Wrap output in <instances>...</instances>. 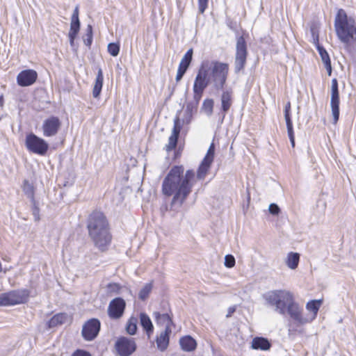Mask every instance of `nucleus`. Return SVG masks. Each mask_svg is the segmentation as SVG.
Returning <instances> with one entry per match:
<instances>
[{
  "label": "nucleus",
  "instance_id": "obj_9",
  "mask_svg": "<svg viewBox=\"0 0 356 356\" xmlns=\"http://www.w3.org/2000/svg\"><path fill=\"white\" fill-rule=\"evenodd\" d=\"M25 145L29 152L41 156L45 155L49 149L48 143L33 133L26 136Z\"/></svg>",
  "mask_w": 356,
  "mask_h": 356
},
{
  "label": "nucleus",
  "instance_id": "obj_13",
  "mask_svg": "<svg viewBox=\"0 0 356 356\" xmlns=\"http://www.w3.org/2000/svg\"><path fill=\"white\" fill-rule=\"evenodd\" d=\"M61 127V122L58 117L51 116L45 119L42 125L43 136L45 137L55 136Z\"/></svg>",
  "mask_w": 356,
  "mask_h": 356
},
{
  "label": "nucleus",
  "instance_id": "obj_4",
  "mask_svg": "<svg viewBox=\"0 0 356 356\" xmlns=\"http://www.w3.org/2000/svg\"><path fill=\"white\" fill-rule=\"evenodd\" d=\"M334 29L339 39L348 51L356 53V26L343 9L339 10L334 19Z\"/></svg>",
  "mask_w": 356,
  "mask_h": 356
},
{
  "label": "nucleus",
  "instance_id": "obj_46",
  "mask_svg": "<svg viewBox=\"0 0 356 356\" xmlns=\"http://www.w3.org/2000/svg\"><path fill=\"white\" fill-rule=\"evenodd\" d=\"M71 19H74L75 21L79 20V6H76L74 10V12L72 13Z\"/></svg>",
  "mask_w": 356,
  "mask_h": 356
},
{
  "label": "nucleus",
  "instance_id": "obj_17",
  "mask_svg": "<svg viewBox=\"0 0 356 356\" xmlns=\"http://www.w3.org/2000/svg\"><path fill=\"white\" fill-rule=\"evenodd\" d=\"M171 332L170 327L165 328V330L163 331L159 337H157L156 345L157 348L161 351H164L167 349L169 344V337Z\"/></svg>",
  "mask_w": 356,
  "mask_h": 356
},
{
  "label": "nucleus",
  "instance_id": "obj_7",
  "mask_svg": "<svg viewBox=\"0 0 356 356\" xmlns=\"http://www.w3.org/2000/svg\"><path fill=\"white\" fill-rule=\"evenodd\" d=\"M29 291L26 289L12 290L0 294V306L22 304L28 300Z\"/></svg>",
  "mask_w": 356,
  "mask_h": 356
},
{
  "label": "nucleus",
  "instance_id": "obj_6",
  "mask_svg": "<svg viewBox=\"0 0 356 356\" xmlns=\"http://www.w3.org/2000/svg\"><path fill=\"white\" fill-rule=\"evenodd\" d=\"M207 65H200L194 81L193 87V102L188 104L186 106V112L188 113L190 117L191 116L193 108H196L197 107L204 90L209 84H211L207 74Z\"/></svg>",
  "mask_w": 356,
  "mask_h": 356
},
{
  "label": "nucleus",
  "instance_id": "obj_10",
  "mask_svg": "<svg viewBox=\"0 0 356 356\" xmlns=\"http://www.w3.org/2000/svg\"><path fill=\"white\" fill-rule=\"evenodd\" d=\"M101 323L97 318H91L83 325L81 334L86 341L95 339L100 330Z\"/></svg>",
  "mask_w": 356,
  "mask_h": 356
},
{
  "label": "nucleus",
  "instance_id": "obj_38",
  "mask_svg": "<svg viewBox=\"0 0 356 356\" xmlns=\"http://www.w3.org/2000/svg\"><path fill=\"white\" fill-rule=\"evenodd\" d=\"M284 119L286 121V129H287V133H293V122L291 120V115H284Z\"/></svg>",
  "mask_w": 356,
  "mask_h": 356
},
{
  "label": "nucleus",
  "instance_id": "obj_26",
  "mask_svg": "<svg viewBox=\"0 0 356 356\" xmlns=\"http://www.w3.org/2000/svg\"><path fill=\"white\" fill-rule=\"evenodd\" d=\"M299 261L300 254L297 252H291L287 254L286 264L289 268L294 270L298 267Z\"/></svg>",
  "mask_w": 356,
  "mask_h": 356
},
{
  "label": "nucleus",
  "instance_id": "obj_11",
  "mask_svg": "<svg viewBox=\"0 0 356 356\" xmlns=\"http://www.w3.org/2000/svg\"><path fill=\"white\" fill-rule=\"evenodd\" d=\"M330 106L333 116V122L336 124L339 118V93L337 79L332 80Z\"/></svg>",
  "mask_w": 356,
  "mask_h": 356
},
{
  "label": "nucleus",
  "instance_id": "obj_44",
  "mask_svg": "<svg viewBox=\"0 0 356 356\" xmlns=\"http://www.w3.org/2000/svg\"><path fill=\"white\" fill-rule=\"evenodd\" d=\"M72 356H91V355L87 351L83 350H76Z\"/></svg>",
  "mask_w": 356,
  "mask_h": 356
},
{
  "label": "nucleus",
  "instance_id": "obj_21",
  "mask_svg": "<svg viewBox=\"0 0 356 356\" xmlns=\"http://www.w3.org/2000/svg\"><path fill=\"white\" fill-rule=\"evenodd\" d=\"M179 344L181 349L186 352H191L195 349L197 343L191 336H185L180 339Z\"/></svg>",
  "mask_w": 356,
  "mask_h": 356
},
{
  "label": "nucleus",
  "instance_id": "obj_31",
  "mask_svg": "<svg viewBox=\"0 0 356 356\" xmlns=\"http://www.w3.org/2000/svg\"><path fill=\"white\" fill-rule=\"evenodd\" d=\"M213 104L214 102L212 99H206L203 102L202 109L208 116L213 113Z\"/></svg>",
  "mask_w": 356,
  "mask_h": 356
},
{
  "label": "nucleus",
  "instance_id": "obj_25",
  "mask_svg": "<svg viewBox=\"0 0 356 356\" xmlns=\"http://www.w3.org/2000/svg\"><path fill=\"white\" fill-rule=\"evenodd\" d=\"M322 303V300H311L308 302L306 305V309L308 311H310L312 312V315L311 317H307L309 319L311 320V322L316 317L317 313L318 312V309L320 308V306Z\"/></svg>",
  "mask_w": 356,
  "mask_h": 356
},
{
  "label": "nucleus",
  "instance_id": "obj_42",
  "mask_svg": "<svg viewBox=\"0 0 356 356\" xmlns=\"http://www.w3.org/2000/svg\"><path fill=\"white\" fill-rule=\"evenodd\" d=\"M269 212L273 215H277L280 213V208L276 204H270L269 206Z\"/></svg>",
  "mask_w": 356,
  "mask_h": 356
},
{
  "label": "nucleus",
  "instance_id": "obj_1",
  "mask_svg": "<svg viewBox=\"0 0 356 356\" xmlns=\"http://www.w3.org/2000/svg\"><path fill=\"white\" fill-rule=\"evenodd\" d=\"M215 145L212 143L201 162L195 176L193 170L184 172L182 165L173 166L162 183V193L165 196H173L170 202V209L178 211L183 205L188 196L192 192V188L196 179L203 180L213 161Z\"/></svg>",
  "mask_w": 356,
  "mask_h": 356
},
{
  "label": "nucleus",
  "instance_id": "obj_14",
  "mask_svg": "<svg viewBox=\"0 0 356 356\" xmlns=\"http://www.w3.org/2000/svg\"><path fill=\"white\" fill-rule=\"evenodd\" d=\"M126 302L122 298L113 299L108 307V314L112 319L120 318L124 314Z\"/></svg>",
  "mask_w": 356,
  "mask_h": 356
},
{
  "label": "nucleus",
  "instance_id": "obj_39",
  "mask_svg": "<svg viewBox=\"0 0 356 356\" xmlns=\"http://www.w3.org/2000/svg\"><path fill=\"white\" fill-rule=\"evenodd\" d=\"M31 203H32V213H33V216L34 217V220L36 221V222L39 221L40 220V214H39L40 210H39V208L36 205V202L35 201L31 202Z\"/></svg>",
  "mask_w": 356,
  "mask_h": 356
},
{
  "label": "nucleus",
  "instance_id": "obj_47",
  "mask_svg": "<svg viewBox=\"0 0 356 356\" xmlns=\"http://www.w3.org/2000/svg\"><path fill=\"white\" fill-rule=\"evenodd\" d=\"M291 103L288 102L284 106V115H291Z\"/></svg>",
  "mask_w": 356,
  "mask_h": 356
},
{
  "label": "nucleus",
  "instance_id": "obj_24",
  "mask_svg": "<svg viewBox=\"0 0 356 356\" xmlns=\"http://www.w3.org/2000/svg\"><path fill=\"white\" fill-rule=\"evenodd\" d=\"M154 316L157 324L164 325L165 328L170 327L172 324V321L168 314H160L156 312L154 313Z\"/></svg>",
  "mask_w": 356,
  "mask_h": 356
},
{
  "label": "nucleus",
  "instance_id": "obj_22",
  "mask_svg": "<svg viewBox=\"0 0 356 356\" xmlns=\"http://www.w3.org/2000/svg\"><path fill=\"white\" fill-rule=\"evenodd\" d=\"M140 323L148 337L153 332L154 327L149 317L145 313L140 314Z\"/></svg>",
  "mask_w": 356,
  "mask_h": 356
},
{
  "label": "nucleus",
  "instance_id": "obj_40",
  "mask_svg": "<svg viewBox=\"0 0 356 356\" xmlns=\"http://www.w3.org/2000/svg\"><path fill=\"white\" fill-rule=\"evenodd\" d=\"M78 33H79V31L72 30V29L70 30L68 36H69L70 43L71 46L74 45V39L76 38Z\"/></svg>",
  "mask_w": 356,
  "mask_h": 356
},
{
  "label": "nucleus",
  "instance_id": "obj_48",
  "mask_svg": "<svg viewBox=\"0 0 356 356\" xmlns=\"http://www.w3.org/2000/svg\"><path fill=\"white\" fill-rule=\"evenodd\" d=\"M288 136H289V140H290V142H291V146L293 147H295V137H294V132L293 133H289L288 134Z\"/></svg>",
  "mask_w": 356,
  "mask_h": 356
},
{
  "label": "nucleus",
  "instance_id": "obj_49",
  "mask_svg": "<svg viewBox=\"0 0 356 356\" xmlns=\"http://www.w3.org/2000/svg\"><path fill=\"white\" fill-rule=\"evenodd\" d=\"M236 311V307H229L228 309V312L226 315V317L227 318H229L232 316V315L234 313V312Z\"/></svg>",
  "mask_w": 356,
  "mask_h": 356
},
{
  "label": "nucleus",
  "instance_id": "obj_50",
  "mask_svg": "<svg viewBox=\"0 0 356 356\" xmlns=\"http://www.w3.org/2000/svg\"><path fill=\"white\" fill-rule=\"evenodd\" d=\"M3 105V96H0V108H1Z\"/></svg>",
  "mask_w": 356,
  "mask_h": 356
},
{
  "label": "nucleus",
  "instance_id": "obj_33",
  "mask_svg": "<svg viewBox=\"0 0 356 356\" xmlns=\"http://www.w3.org/2000/svg\"><path fill=\"white\" fill-rule=\"evenodd\" d=\"M108 51L113 56H117L120 52V45L117 43L111 42L108 44Z\"/></svg>",
  "mask_w": 356,
  "mask_h": 356
},
{
  "label": "nucleus",
  "instance_id": "obj_29",
  "mask_svg": "<svg viewBox=\"0 0 356 356\" xmlns=\"http://www.w3.org/2000/svg\"><path fill=\"white\" fill-rule=\"evenodd\" d=\"M23 192L31 202H34V188L33 186L29 183L28 180H24L23 182Z\"/></svg>",
  "mask_w": 356,
  "mask_h": 356
},
{
  "label": "nucleus",
  "instance_id": "obj_8",
  "mask_svg": "<svg viewBox=\"0 0 356 356\" xmlns=\"http://www.w3.org/2000/svg\"><path fill=\"white\" fill-rule=\"evenodd\" d=\"M248 56L247 44L243 36L236 38V54L234 57V72L239 73L246 65Z\"/></svg>",
  "mask_w": 356,
  "mask_h": 356
},
{
  "label": "nucleus",
  "instance_id": "obj_30",
  "mask_svg": "<svg viewBox=\"0 0 356 356\" xmlns=\"http://www.w3.org/2000/svg\"><path fill=\"white\" fill-rule=\"evenodd\" d=\"M137 323H138V318L136 317L131 316L126 325V330L127 333H129L131 335H134L136 333L137 331Z\"/></svg>",
  "mask_w": 356,
  "mask_h": 356
},
{
  "label": "nucleus",
  "instance_id": "obj_2",
  "mask_svg": "<svg viewBox=\"0 0 356 356\" xmlns=\"http://www.w3.org/2000/svg\"><path fill=\"white\" fill-rule=\"evenodd\" d=\"M266 304L275 307V311L281 315L286 312L299 325L311 322L302 314L303 309L294 300L292 293L287 290L270 291L263 296Z\"/></svg>",
  "mask_w": 356,
  "mask_h": 356
},
{
  "label": "nucleus",
  "instance_id": "obj_27",
  "mask_svg": "<svg viewBox=\"0 0 356 356\" xmlns=\"http://www.w3.org/2000/svg\"><path fill=\"white\" fill-rule=\"evenodd\" d=\"M193 53V49H190L186 51V53L184 54V56L181 60L178 69L186 72L192 61Z\"/></svg>",
  "mask_w": 356,
  "mask_h": 356
},
{
  "label": "nucleus",
  "instance_id": "obj_45",
  "mask_svg": "<svg viewBox=\"0 0 356 356\" xmlns=\"http://www.w3.org/2000/svg\"><path fill=\"white\" fill-rule=\"evenodd\" d=\"M185 73H186L185 71L178 69L177 75H176V79H175L176 81L179 82L182 79V77L184 76Z\"/></svg>",
  "mask_w": 356,
  "mask_h": 356
},
{
  "label": "nucleus",
  "instance_id": "obj_35",
  "mask_svg": "<svg viewBox=\"0 0 356 356\" xmlns=\"http://www.w3.org/2000/svg\"><path fill=\"white\" fill-rule=\"evenodd\" d=\"M107 293L111 294H118L120 290V286L116 283H110L107 285Z\"/></svg>",
  "mask_w": 356,
  "mask_h": 356
},
{
  "label": "nucleus",
  "instance_id": "obj_3",
  "mask_svg": "<svg viewBox=\"0 0 356 356\" xmlns=\"http://www.w3.org/2000/svg\"><path fill=\"white\" fill-rule=\"evenodd\" d=\"M89 236L95 245L101 250H104L111 241L108 224L103 213L93 211L88 220Z\"/></svg>",
  "mask_w": 356,
  "mask_h": 356
},
{
  "label": "nucleus",
  "instance_id": "obj_20",
  "mask_svg": "<svg viewBox=\"0 0 356 356\" xmlns=\"http://www.w3.org/2000/svg\"><path fill=\"white\" fill-rule=\"evenodd\" d=\"M316 48L321 58V60L323 63L324 66L327 72L328 76H330L332 74V65L329 54L325 48L321 46L319 44H318Z\"/></svg>",
  "mask_w": 356,
  "mask_h": 356
},
{
  "label": "nucleus",
  "instance_id": "obj_37",
  "mask_svg": "<svg viewBox=\"0 0 356 356\" xmlns=\"http://www.w3.org/2000/svg\"><path fill=\"white\" fill-rule=\"evenodd\" d=\"M224 264L227 268L234 267L236 264V260H235L234 257L232 254H227L225 257V263Z\"/></svg>",
  "mask_w": 356,
  "mask_h": 356
},
{
  "label": "nucleus",
  "instance_id": "obj_41",
  "mask_svg": "<svg viewBox=\"0 0 356 356\" xmlns=\"http://www.w3.org/2000/svg\"><path fill=\"white\" fill-rule=\"evenodd\" d=\"M208 4V0H198L199 11L203 13L206 10Z\"/></svg>",
  "mask_w": 356,
  "mask_h": 356
},
{
  "label": "nucleus",
  "instance_id": "obj_36",
  "mask_svg": "<svg viewBox=\"0 0 356 356\" xmlns=\"http://www.w3.org/2000/svg\"><path fill=\"white\" fill-rule=\"evenodd\" d=\"M313 42L318 46V29L315 25H312L310 28Z\"/></svg>",
  "mask_w": 356,
  "mask_h": 356
},
{
  "label": "nucleus",
  "instance_id": "obj_16",
  "mask_svg": "<svg viewBox=\"0 0 356 356\" xmlns=\"http://www.w3.org/2000/svg\"><path fill=\"white\" fill-rule=\"evenodd\" d=\"M181 130L179 118H175L174 120V127L172 129V134L168 139V143L165 146L167 151H171L174 149L177 144L178 138Z\"/></svg>",
  "mask_w": 356,
  "mask_h": 356
},
{
  "label": "nucleus",
  "instance_id": "obj_19",
  "mask_svg": "<svg viewBox=\"0 0 356 356\" xmlns=\"http://www.w3.org/2000/svg\"><path fill=\"white\" fill-rule=\"evenodd\" d=\"M103 72L101 68H99L92 89V96L94 98L97 99L99 97L103 87Z\"/></svg>",
  "mask_w": 356,
  "mask_h": 356
},
{
  "label": "nucleus",
  "instance_id": "obj_5",
  "mask_svg": "<svg viewBox=\"0 0 356 356\" xmlns=\"http://www.w3.org/2000/svg\"><path fill=\"white\" fill-rule=\"evenodd\" d=\"M202 66L207 65V76L211 84H213L216 90L222 89L227 79L229 65L227 63L219 61L205 60L202 63Z\"/></svg>",
  "mask_w": 356,
  "mask_h": 356
},
{
  "label": "nucleus",
  "instance_id": "obj_15",
  "mask_svg": "<svg viewBox=\"0 0 356 356\" xmlns=\"http://www.w3.org/2000/svg\"><path fill=\"white\" fill-rule=\"evenodd\" d=\"M37 77L38 74L35 70H24L18 74L17 76V82L20 86H29L35 82Z\"/></svg>",
  "mask_w": 356,
  "mask_h": 356
},
{
  "label": "nucleus",
  "instance_id": "obj_34",
  "mask_svg": "<svg viewBox=\"0 0 356 356\" xmlns=\"http://www.w3.org/2000/svg\"><path fill=\"white\" fill-rule=\"evenodd\" d=\"M92 29L91 25H88L86 38H83V42L86 46L90 47L92 44Z\"/></svg>",
  "mask_w": 356,
  "mask_h": 356
},
{
  "label": "nucleus",
  "instance_id": "obj_28",
  "mask_svg": "<svg viewBox=\"0 0 356 356\" xmlns=\"http://www.w3.org/2000/svg\"><path fill=\"white\" fill-rule=\"evenodd\" d=\"M66 320V315L64 314H57L54 315L48 321L47 325L49 328L56 327L58 325L63 324Z\"/></svg>",
  "mask_w": 356,
  "mask_h": 356
},
{
  "label": "nucleus",
  "instance_id": "obj_18",
  "mask_svg": "<svg viewBox=\"0 0 356 356\" xmlns=\"http://www.w3.org/2000/svg\"><path fill=\"white\" fill-rule=\"evenodd\" d=\"M232 104V92L229 90L223 91L221 95V108L222 111V120H224L227 112Z\"/></svg>",
  "mask_w": 356,
  "mask_h": 356
},
{
  "label": "nucleus",
  "instance_id": "obj_12",
  "mask_svg": "<svg viewBox=\"0 0 356 356\" xmlns=\"http://www.w3.org/2000/svg\"><path fill=\"white\" fill-rule=\"evenodd\" d=\"M115 348L120 356H129L136 349V344L134 339L120 337L115 343Z\"/></svg>",
  "mask_w": 356,
  "mask_h": 356
},
{
  "label": "nucleus",
  "instance_id": "obj_32",
  "mask_svg": "<svg viewBox=\"0 0 356 356\" xmlns=\"http://www.w3.org/2000/svg\"><path fill=\"white\" fill-rule=\"evenodd\" d=\"M152 289V284H146L139 292L138 297L142 300H145Z\"/></svg>",
  "mask_w": 356,
  "mask_h": 356
},
{
  "label": "nucleus",
  "instance_id": "obj_43",
  "mask_svg": "<svg viewBox=\"0 0 356 356\" xmlns=\"http://www.w3.org/2000/svg\"><path fill=\"white\" fill-rule=\"evenodd\" d=\"M70 29L79 31L80 29V21L74 19H71V24H70Z\"/></svg>",
  "mask_w": 356,
  "mask_h": 356
},
{
  "label": "nucleus",
  "instance_id": "obj_23",
  "mask_svg": "<svg viewBox=\"0 0 356 356\" xmlns=\"http://www.w3.org/2000/svg\"><path fill=\"white\" fill-rule=\"evenodd\" d=\"M252 348L256 350H267L270 348V343L266 338L255 337L252 341Z\"/></svg>",
  "mask_w": 356,
  "mask_h": 356
}]
</instances>
